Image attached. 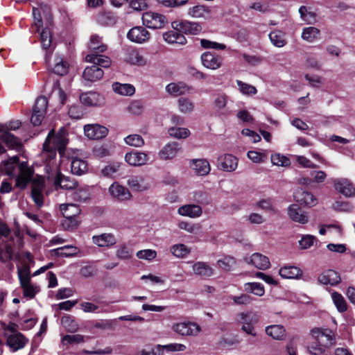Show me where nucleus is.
<instances>
[{
	"mask_svg": "<svg viewBox=\"0 0 355 355\" xmlns=\"http://www.w3.org/2000/svg\"><path fill=\"white\" fill-rule=\"evenodd\" d=\"M0 174L15 178V185L24 189L32 180L33 168L26 161H19L18 156H12L0 163Z\"/></svg>",
	"mask_w": 355,
	"mask_h": 355,
	"instance_id": "obj_1",
	"label": "nucleus"
},
{
	"mask_svg": "<svg viewBox=\"0 0 355 355\" xmlns=\"http://www.w3.org/2000/svg\"><path fill=\"white\" fill-rule=\"evenodd\" d=\"M334 344L335 338L331 329L313 327L309 331L306 348L310 355H328Z\"/></svg>",
	"mask_w": 355,
	"mask_h": 355,
	"instance_id": "obj_2",
	"label": "nucleus"
},
{
	"mask_svg": "<svg viewBox=\"0 0 355 355\" xmlns=\"http://www.w3.org/2000/svg\"><path fill=\"white\" fill-rule=\"evenodd\" d=\"M68 132L64 128H62L55 133L52 129L43 144V151L42 153V159H44L46 164H51L53 161H58L56 159V151L58 150L60 155H62L67 145L68 144Z\"/></svg>",
	"mask_w": 355,
	"mask_h": 355,
	"instance_id": "obj_3",
	"label": "nucleus"
},
{
	"mask_svg": "<svg viewBox=\"0 0 355 355\" xmlns=\"http://www.w3.org/2000/svg\"><path fill=\"white\" fill-rule=\"evenodd\" d=\"M60 161H53L45 165L44 170L49 180H53L54 184L61 189L71 190L76 188L75 179L63 175L60 171Z\"/></svg>",
	"mask_w": 355,
	"mask_h": 355,
	"instance_id": "obj_4",
	"label": "nucleus"
},
{
	"mask_svg": "<svg viewBox=\"0 0 355 355\" xmlns=\"http://www.w3.org/2000/svg\"><path fill=\"white\" fill-rule=\"evenodd\" d=\"M143 24L151 29H161L168 24L167 17L155 12H146L142 15Z\"/></svg>",
	"mask_w": 355,
	"mask_h": 355,
	"instance_id": "obj_5",
	"label": "nucleus"
},
{
	"mask_svg": "<svg viewBox=\"0 0 355 355\" xmlns=\"http://www.w3.org/2000/svg\"><path fill=\"white\" fill-rule=\"evenodd\" d=\"M6 330L10 331L7 336L6 343L12 351L15 352L24 347L28 340L15 329L14 324L8 325Z\"/></svg>",
	"mask_w": 355,
	"mask_h": 355,
	"instance_id": "obj_6",
	"label": "nucleus"
},
{
	"mask_svg": "<svg viewBox=\"0 0 355 355\" xmlns=\"http://www.w3.org/2000/svg\"><path fill=\"white\" fill-rule=\"evenodd\" d=\"M238 317L241 330L248 335L257 336L254 325L258 322L257 316L251 312H241L239 313Z\"/></svg>",
	"mask_w": 355,
	"mask_h": 355,
	"instance_id": "obj_7",
	"label": "nucleus"
},
{
	"mask_svg": "<svg viewBox=\"0 0 355 355\" xmlns=\"http://www.w3.org/2000/svg\"><path fill=\"white\" fill-rule=\"evenodd\" d=\"M171 26L174 30L185 34L198 35L202 31L199 23L187 20L174 21L171 23Z\"/></svg>",
	"mask_w": 355,
	"mask_h": 355,
	"instance_id": "obj_8",
	"label": "nucleus"
},
{
	"mask_svg": "<svg viewBox=\"0 0 355 355\" xmlns=\"http://www.w3.org/2000/svg\"><path fill=\"white\" fill-rule=\"evenodd\" d=\"M173 331L181 336H197L201 331L200 327L195 322H181L172 325Z\"/></svg>",
	"mask_w": 355,
	"mask_h": 355,
	"instance_id": "obj_9",
	"label": "nucleus"
},
{
	"mask_svg": "<svg viewBox=\"0 0 355 355\" xmlns=\"http://www.w3.org/2000/svg\"><path fill=\"white\" fill-rule=\"evenodd\" d=\"M47 105L48 101L46 97L40 96L37 98L31 118V121L33 125H39L41 124L46 113Z\"/></svg>",
	"mask_w": 355,
	"mask_h": 355,
	"instance_id": "obj_10",
	"label": "nucleus"
},
{
	"mask_svg": "<svg viewBox=\"0 0 355 355\" xmlns=\"http://www.w3.org/2000/svg\"><path fill=\"white\" fill-rule=\"evenodd\" d=\"M108 193L113 199L120 202L130 200L132 197L130 190L118 182H113L109 187Z\"/></svg>",
	"mask_w": 355,
	"mask_h": 355,
	"instance_id": "obj_11",
	"label": "nucleus"
},
{
	"mask_svg": "<svg viewBox=\"0 0 355 355\" xmlns=\"http://www.w3.org/2000/svg\"><path fill=\"white\" fill-rule=\"evenodd\" d=\"M84 134L89 139H100L107 135L108 129L98 123L87 124L84 125Z\"/></svg>",
	"mask_w": 355,
	"mask_h": 355,
	"instance_id": "obj_12",
	"label": "nucleus"
},
{
	"mask_svg": "<svg viewBox=\"0 0 355 355\" xmlns=\"http://www.w3.org/2000/svg\"><path fill=\"white\" fill-rule=\"evenodd\" d=\"M239 160L232 154H223L218 157V167L226 172H233L238 167Z\"/></svg>",
	"mask_w": 355,
	"mask_h": 355,
	"instance_id": "obj_13",
	"label": "nucleus"
},
{
	"mask_svg": "<svg viewBox=\"0 0 355 355\" xmlns=\"http://www.w3.org/2000/svg\"><path fill=\"white\" fill-rule=\"evenodd\" d=\"M32 180V198L38 207H42L44 203L42 191L44 187V179L42 176H37Z\"/></svg>",
	"mask_w": 355,
	"mask_h": 355,
	"instance_id": "obj_14",
	"label": "nucleus"
},
{
	"mask_svg": "<svg viewBox=\"0 0 355 355\" xmlns=\"http://www.w3.org/2000/svg\"><path fill=\"white\" fill-rule=\"evenodd\" d=\"M148 155L141 151L131 150L125 155V161L132 166H144L148 163Z\"/></svg>",
	"mask_w": 355,
	"mask_h": 355,
	"instance_id": "obj_15",
	"label": "nucleus"
},
{
	"mask_svg": "<svg viewBox=\"0 0 355 355\" xmlns=\"http://www.w3.org/2000/svg\"><path fill=\"white\" fill-rule=\"evenodd\" d=\"M150 33L142 26L132 28L127 33L129 40L137 44H143L150 39Z\"/></svg>",
	"mask_w": 355,
	"mask_h": 355,
	"instance_id": "obj_16",
	"label": "nucleus"
},
{
	"mask_svg": "<svg viewBox=\"0 0 355 355\" xmlns=\"http://www.w3.org/2000/svg\"><path fill=\"white\" fill-rule=\"evenodd\" d=\"M126 183L133 191L144 192L150 189V184L146 181V178L141 175L130 176Z\"/></svg>",
	"mask_w": 355,
	"mask_h": 355,
	"instance_id": "obj_17",
	"label": "nucleus"
},
{
	"mask_svg": "<svg viewBox=\"0 0 355 355\" xmlns=\"http://www.w3.org/2000/svg\"><path fill=\"white\" fill-rule=\"evenodd\" d=\"M335 189L346 197H352L355 194V187L352 183L345 178H336L332 180Z\"/></svg>",
	"mask_w": 355,
	"mask_h": 355,
	"instance_id": "obj_18",
	"label": "nucleus"
},
{
	"mask_svg": "<svg viewBox=\"0 0 355 355\" xmlns=\"http://www.w3.org/2000/svg\"><path fill=\"white\" fill-rule=\"evenodd\" d=\"M293 197L300 205L312 207L318 204V200L312 193L302 189H297L294 192Z\"/></svg>",
	"mask_w": 355,
	"mask_h": 355,
	"instance_id": "obj_19",
	"label": "nucleus"
},
{
	"mask_svg": "<svg viewBox=\"0 0 355 355\" xmlns=\"http://www.w3.org/2000/svg\"><path fill=\"white\" fill-rule=\"evenodd\" d=\"M245 262L259 270H267L270 267L269 258L261 253H253L250 257L245 259Z\"/></svg>",
	"mask_w": 355,
	"mask_h": 355,
	"instance_id": "obj_20",
	"label": "nucleus"
},
{
	"mask_svg": "<svg viewBox=\"0 0 355 355\" xmlns=\"http://www.w3.org/2000/svg\"><path fill=\"white\" fill-rule=\"evenodd\" d=\"M49 67L53 72L59 76H64L67 73L69 64L67 61L64 60L60 55H55L52 62L46 59Z\"/></svg>",
	"mask_w": 355,
	"mask_h": 355,
	"instance_id": "obj_21",
	"label": "nucleus"
},
{
	"mask_svg": "<svg viewBox=\"0 0 355 355\" xmlns=\"http://www.w3.org/2000/svg\"><path fill=\"white\" fill-rule=\"evenodd\" d=\"M288 217L294 222L306 224L309 222L308 214L296 204L291 205L287 209Z\"/></svg>",
	"mask_w": 355,
	"mask_h": 355,
	"instance_id": "obj_22",
	"label": "nucleus"
},
{
	"mask_svg": "<svg viewBox=\"0 0 355 355\" xmlns=\"http://www.w3.org/2000/svg\"><path fill=\"white\" fill-rule=\"evenodd\" d=\"M190 168L194 173L200 176H205L209 173L211 166L206 159H193L189 162Z\"/></svg>",
	"mask_w": 355,
	"mask_h": 355,
	"instance_id": "obj_23",
	"label": "nucleus"
},
{
	"mask_svg": "<svg viewBox=\"0 0 355 355\" xmlns=\"http://www.w3.org/2000/svg\"><path fill=\"white\" fill-rule=\"evenodd\" d=\"M178 213L182 216L196 218L202 216V209L198 205L187 204L180 207Z\"/></svg>",
	"mask_w": 355,
	"mask_h": 355,
	"instance_id": "obj_24",
	"label": "nucleus"
},
{
	"mask_svg": "<svg viewBox=\"0 0 355 355\" xmlns=\"http://www.w3.org/2000/svg\"><path fill=\"white\" fill-rule=\"evenodd\" d=\"M93 243L101 248H110L115 245L117 240L115 236L111 233H103L94 235L92 238Z\"/></svg>",
	"mask_w": 355,
	"mask_h": 355,
	"instance_id": "obj_25",
	"label": "nucleus"
},
{
	"mask_svg": "<svg viewBox=\"0 0 355 355\" xmlns=\"http://www.w3.org/2000/svg\"><path fill=\"white\" fill-rule=\"evenodd\" d=\"M211 10L209 7L204 5H196L189 8L187 10V15L193 18L204 19L208 20L211 19Z\"/></svg>",
	"mask_w": 355,
	"mask_h": 355,
	"instance_id": "obj_26",
	"label": "nucleus"
},
{
	"mask_svg": "<svg viewBox=\"0 0 355 355\" xmlns=\"http://www.w3.org/2000/svg\"><path fill=\"white\" fill-rule=\"evenodd\" d=\"M193 273L203 278L211 277L214 269L207 262L197 261L192 265Z\"/></svg>",
	"mask_w": 355,
	"mask_h": 355,
	"instance_id": "obj_27",
	"label": "nucleus"
},
{
	"mask_svg": "<svg viewBox=\"0 0 355 355\" xmlns=\"http://www.w3.org/2000/svg\"><path fill=\"white\" fill-rule=\"evenodd\" d=\"M104 98L95 92H88L80 96V102L87 106H99L103 104Z\"/></svg>",
	"mask_w": 355,
	"mask_h": 355,
	"instance_id": "obj_28",
	"label": "nucleus"
},
{
	"mask_svg": "<svg viewBox=\"0 0 355 355\" xmlns=\"http://www.w3.org/2000/svg\"><path fill=\"white\" fill-rule=\"evenodd\" d=\"M180 150V146L177 142H171L165 145L158 155L161 159H172L177 156Z\"/></svg>",
	"mask_w": 355,
	"mask_h": 355,
	"instance_id": "obj_29",
	"label": "nucleus"
},
{
	"mask_svg": "<svg viewBox=\"0 0 355 355\" xmlns=\"http://www.w3.org/2000/svg\"><path fill=\"white\" fill-rule=\"evenodd\" d=\"M221 58L210 52H205L201 55L202 65L209 69L215 70L221 65Z\"/></svg>",
	"mask_w": 355,
	"mask_h": 355,
	"instance_id": "obj_30",
	"label": "nucleus"
},
{
	"mask_svg": "<svg viewBox=\"0 0 355 355\" xmlns=\"http://www.w3.org/2000/svg\"><path fill=\"white\" fill-rule=\"evenodd\" d=\"M267 336L276 340H284L286 337V328L282 324H271L266 327Z\"/></svg>",
	"mask_w": 355,
	"mask_h": 355,
	"instance_id": "obj_31",
	"label": "nucleus"
},
{
	"mask_svg": "<svg viewBox=\"0 0 355 355\" xmlns=\"http://www.w3.org/2000/svg\"><path fill=\"white\" fill-rule=\"evenodd\" d=\"M279 275L283 279H299L302 275V271L297 266L286 265L279 268Z\"/></svg>",
	"mask_w": 355,
	"mask_h": 355,
	"instance_id": "obj_32",
	"label": "nucleus"
},
{
	"mask_svg": "<svg viewBox=\"0 0 355 355\" xmlns=\"http://www.w3.org/2000/svg\"><path fill=\"white\" fill-rule=\"evenodd\" d=\"M318 281L322 284L334 286L340 282V277L339 274L335 270H327L319 275Z\"/></svg>",
	"mask_w": 355,
	"mask_h": 355,
	"instance_id": "obj_33",
	"label": "nucleus"
},
{
	"mask_svg": "<svg viewBox=\"0 0 355 355\" xmlns=\"http://www.w3.org/2000/svg\"><path fill=\"white\" fill-rule=\"evenodd\" d=\"M103 71L96 65L87 67L85 69L83 77L89 82H95L102 78L103 76Z\"/></svg>",
	"mask_w": 355,
	"mask_h": 355,
	"instance_id": "obj_34",
	"label": "nucleus"
},
{
	"mask_svg": "<svg viewBox=\"0 0 355 355\" xmlns=\"http://www.w3.org/2000/svg\"><path fill=\"white\" fill-rule=\"evenodd\" d=\"M191 87L184 83H172L166 85V91L171 95L180 96L189 94Z\"/></svg>",
	"mask_w": 355,
	"mask_h": 355,
	"instance_id": "obj_35",
	"label": "nucleus"
},
{
	"mask_svg": "<svg viewBox=\"0 0 355 355\" xmlns=\"http://www.w3.org/2000/svg\"><path fill=\"white\" fill-rule=\"evenodd\" d=\"M125 61L130 64L139 67L145 66L147 64L146 58L135 49L128 51L125 58Z\"/></svg>",
	"mask_w": 355,
	"mask_h": 355,
	"instance_id": "obj_36",
	"label": "nucleus"
},
{
	"mask_svg": "<svg viewBox=\"0 0 355 355\" xmlns=\"http://www.w3.org/2000/svg\"><path fill=\"white\" fill-rule=\"evenodd\" d=\"M85 60L87 62L93 63L94 65L101 67H109L111 64V60L107 56L95 53H89L86 55Z\"/></svg>",
	"mask_w": 355,
	"mask_h": 355,
	"instance_id": "obj_37",
	"label": "nucleus"
},
{
	"mask_svg": "<svg viewBox=\"0 0 355 355\" xmlns=\"http://www.w3.org/2000/svg\"><path fill=\"white\" fill-rule=\"evenodd\" d=\"M163 39L169 44H184L187 42L185 37L180 32L174 29L164 33Z\"/></svg>",
	"mask_w": 355,
	"mask_h": 355,
	"instance_id": "obj_38",
	"label": "nucleus"
},
{
	"mask_svg": "<svg viewBox=\"0 0 355 355\" xmlns=\"http://www.w3.org/2000/svg\"><path fill=\"white\" fill-rule=\"evenodd\" d=\"M0 139L9 148H15L19 144L18 139L8 132L5 126L1 124H0Z\"/></svg>",
	"mask_w": 355,
	"mask_h": 355,
	"instance_id": "obj_39",
	"label": "nucleus"
},
{
	"mask_svg": "<svg viewBox=\"0 0 355 355\" xmlns=\"http://www.w3.org/2000/svg\"><path fill=\"white\" fill-rule=\"evenodd\" d=\"M49 8L44 6H41L40 8H33V15L34 19V22L32 28H35L36 31L40 32V28L42 27L43 22L42 18V11L44 14L47 15Z\"/></svg>",
	"mask_w": 355,
	"mask_h": 355,
	"instance_id": "obj_40",
	"label": "nucleus"
},
{
	"mask_svg": "<svg viewBox=\"0 0 355 355\" xmlns=\"http://www.w3.org/2000/svg\"><path fill=\"white\" fill-rule=\"evenodd\" d=\"M87 163L80 158H73L71 163V173L76 175H81L87 171Z\"/></svg>",
	"mask_w": 355,
	"mask_h": 355,
	"instance_id": "obj_41",
	"label": "nucleus"
},
{
	"mask_svg": "<svg viewBox=\"0 0 355 355\" xmlns=\"http://www.w3.org/2000/svg\"><path fill=\"white\" fill-rule=\"evenodd\" d=\"M121 166V162H115L109 163L101 168V175L105 178H115Z\"/></svg>",
	"mask_w": 355,
	"mask_h": 355,
	"instance_id": "obj_42",
	"label": "nucleus"
},
{
	"mask_svg": "<svg viewBox=\"0 0 355 355\" xmlns=\"http://www.w3.org/2000/svg\"><path fill=\"white\" fill-rule=\"evenodd\" d=\"M113 91L121 96H132L135 93V88L131 84L114 83L112 84Z\"/></svg>",
	"mask_w": 355,
	"mask_h": 355,
	"instance_id": "obj_43",
	"label": "nucleus"
},
{
	"mask_svg": "<svg viewBox=\"0 0 355 355\" xmlns=\"http://www.w3.org/2000/svg\"><path fill=\"white\" fill-rule=\"evenodd\" d=\"M79 252L77 247L73 245H64L51 250L52 254L56 257H69L76 255Z\"/></svg>",
	"mask_w": 355,
	"mask_h": 355,
	"instance_id": "obj_44",
	"label": "nucleus"
},
{
	"mask_svg": "<svg viewBox=\"0 0 355 355\" xmlns=\"http://www.w3.org/2000/svg\"><path fill=\"white\" fill-rule=\"evenodd\" d=\"M60 210L64 218L77 217L81 211L79 206L73 203L61 205Z\"/></svg>",
	"mask_w": 355,
	"mask_h": 355,
	"instance_id": "obj_45",
	"label": "nucleus"
},
{
	"mask_svg": "<svg viewBox=\"0 0 355 355\" xmlns=\"http://www.w3.org/2000/svg\"><path fill=\"white\" fill-rule=\"evenodd\" d=\"M320 31L316 27L309 26L304 28L302 32V39L309 43L313 42L319 38Z\"/></svg>",
	"mask_w": 355,
	"mask_h": 355,
	"instance_id": "obj_46",
	"label": "nucleus"
},
{
	"mask_svg": "<svg viewBox=\"0 0 355 355\" xmlns=\"http://www.w3.org/2000/svg\"><path fill=\"white\" fill-rule=\"evenodd\" d=\"M89 49L93 51L92 53H103L107 50V46L101 42V39L98 35H92L90 38Z\"/></svg>",
	"mask_w": 355,
	"mask_h": 355,
	"instance_id": "obj_47",
	"label": "nucleus"
},
{
	"mask_svg": "<svg viewBox=\"0 0 355 355\" xmlns=\"http://www.w3.org/2000/svg\"><path fill=\"white\" fill-rule=\"evenodd\" d=\"M170 252L176 258L182 259L186 257L191 252V249L183 243L173 245Z\"/></svg>",
	"mask_w": 355,
	"mask_h": 355,
	"instance_id": "obj_48",
	"label": "nucleus"
},
{
	"mask_svg": "<svg viewBox=\"0 0 355 355\" xmlns=\"http://www.w3.org/2000/svg\"><path fill=\"white\" fill-rule=\"evenodd\" d=\"M40 38L42 46L44 49H49L52 44L51 31L49 26H45L40 32Z\"/></svg>",
	"mask_w": 355,
	"mask_h": 355,
	"instance_id": "obj_49",
	"label": "nucleus"
},
{
	"mask_svg": "<svg viewBox=\"0 0 355 355\" xmlns=\"http://www.w3.org/2000/svg\"><path fill=\"white\" fill-rule=\"evenodd\" d=\"M178 110L183 114H190L194 110L193 102L186 97H181L178 100Z\"/></svg>",
	"mask_w": 355,
	"mask_h": 355,
	"instance_id": "obj_50",
	"label": "nucleus"
},
{
	"mask_svg": "<svg viewBox=\"0 0 355 355\" xmlns=\"http://www.w3.org/2000/svg\"><path fill=\"white\" fill-rule=\"evenodd\" d=\"M271 43L276 47L281 48L286 45L284 33L280 31H274L269 34Z\"/></svg>",
	"mask_w": 355,
	"mask_h": 355,
	"instance_id": "obj_51",
	"label": "nucleus"
},
{
	"mask_svg": "<svg viewBox=\"0 0 355 355\" xmlns=\"http://www.w3.org/2000/svg\"><path fill=\"white\" fill-rule=\"evenodd\" d=\"M156 6L165 8H175L186 5L188 0H153Z\"/></svg>",
	"mask_w": 355,
	"mask_h": 355,
	"instance_id": "obj_52",
	"label": "nucleus"
},
{
	"mask_svg": "<svg viewBox=\"0 0 355 355\" xmlns=\"http://www.w3.org/2000/svg\"><path fill=\"white\" fill-rule=\"evenodd\" d=\"M244 289L246 292L261 297L265 293L264 286L258 282H248L244 284Z\"/></svg>",
	"mask_w": 355,
	"mask_h": 355,
	"instance_id": "obj_53",
	"label": "nucleus"
},
{
	"mask_svg": "<svg viewBox=\"0 0 355 355\" xmlns=\"http://www.w3.org/2000/svg\"><path fill=\"white\" fill-rule=\"evenodd\" d=\"M247 156L253 163H263L268 159V151L266 150H250L248 152Z\"/></svg>",
	"mask_w": 355,
	"mask_h": 355,
	"instance_id": "obj_54",
	"label": "nucleus"
},
{
	"mask_svg": "<svg viewBox=\"0 0 355 355\" xmlns=\"http://www.w3.org/2000/svg\"><path fill=\"white\" fill-rule=\"evenodd\" d=\"M91 187L83 186L79 187L73 193V198L78 202H85L90 198Z\"/></svg>",
	"mask_w": 355,
	"mask_h": 355,
	"instance_id": "obj_55",
	"label": "nucleus"
},
{
	"mask_svg": "<svg viewBox=\"0 0 355 355\" xmlns=\"http://www.w3.org/2000/svg\"><path fill=\"white\" fill-rule=\"evenodd\" d=\"M331 299L335 306L340 313H343L347 311V303L341 294L338 292H333L331 293Z\"/></svg>",
	"mask_w": 355,
	"mask_h": 355,
	"instance_id": "obj_56",
	"label": "nucleus"
},
{
	"mask_svg": "<svg viewBox=\"0 0 355 355\" xmlns=\"http://www.w3.org/2000/svg\"><path fill=\"white\" fill-rule=\"evenodd\" d=\"M169 135L176 139H186L191 135L190 130L186 128L172 127L168 129Z\"/></svg>",
	"mask_w": 355,
	"mask_h": 355,
	"instance_id": "obj_57",
	"label": "nucleus"
},
{
	"mask_svg": "<svg viewBox=\"0 0 355 355\" xmlns=\"http://www.w3.org/2000/svg\"><path fill=\"white\" fill-rule=\"evenodd\" d=\"M318 239L315 236L311 234H304L298 241L299 247L301 250H307L316 243Z\"/></svg>",
	"mask_w": 355,
	"mask_h": 355,
	"instance_id": "obj_58",
	"label": "nucleus"
},
{
	"mask_svg": "<svg viewBox=\"0 0 355 355\" xmlns=\"http://www.w3.org/2000/svg\"><path fill=\"white\" fill-rule=\"evenodd\" d=\"M238 89L239 92L245 96H253L257 93L256 87L250 84L244 83L240 80H236Z\"/></svg>",
	"mask_w": 355,
	"mask_h": 355,
	"instance_id": "obj_59",
	"label": "nucleus"
},
{
	"mask_svg": "<svg viewBox=\"0 0 355 355\" xmlns=\"http://www.w3.org/2000/svg\"><path fill=\"white\" fill-rule=\"evenodd\" d=\"M123 141L125 144L135 148H139L144 145L143 137L137 134L129 135L123 139Z\"/></svg>",
	"mask_w": 355,
	"mask_h": 355,
	"instance_id": "obj_60",
	"label": "nucleus"
},
{
	"mask_svg": "<svg viewBox=\"0 0 355 355\" xmlns=\"http://www.w3.org/2000/svg\"><path fill=\"white\" fill-rule=\"evenodd\" d=\"M270 160L273 165L277 166L288 167L291 165L289 158L280 153L272 154L270 157Z\"/></svg>",
	"mask_w": 355,
	"mask_h": 355,
	"instance_id": "obj_61",
	"label": "nucleus"
},
{
	"mask_svg": "<svg viewBox=\"0 0 355 355\" xmlns=\"http://www.w3.org/2000/svg\"><path fill=\"white\" fill-rule=\"evenodd\" d=\"M235 259L230 256H225L217 261L216 265L218 268L224 270H230L235 264Z\"/></svg>",
	"mask_w": 355,
	"mask_h": 355,
	"instance_id": "obj_62",
	"label": "nucleus"
},
{
	"mask_svg": "<svg viewBox=\"0 0 355 355\" xmlns=\"http://www.w3.org/2000/svg\"><path fill=\"white\" fill-rule=\"evenodd\" d=\"M62 326L70 332H74L78 329V324L68 315L63 316L61 319Z\"/></svg>",
	"mask_w": 355,
	"mask_h": 355,
	"instance_id": "obj_63",
	"label": "nucleus"
},
{
	"mask_svg": "<svg viewBox=\"0 0 355 355\" xmlns=\"http://www.w3.org/2000/svg\"><path fill=\"white\" fill-rule=\"evenodd\" d=\"M164 349V345H157L142 349L139 355H162Z\"/></svg>",
	"mask_w": 355,
	"mask_h": 355,
	"instance_id": "obj_64",
	"label": "nucleus"
}]
</instances>
